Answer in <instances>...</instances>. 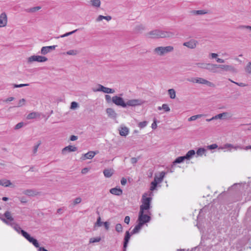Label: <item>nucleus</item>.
I'll return each mask as SVG.
<instances>
[{
    "instance_id": "obj_1",
    "label": "nucleus",
    "mask_w": 251,
    "mask_h": 251,
    "mask_svg": "<svg viewBox=\"0 0 251 251\" xmlns=\"http://www.w3.org/2000/svg\"><path fill=\"white\" fill-rule=\"evenodd\" d=\"M200 68L206 69L209 72L222 73L223 72H234V69L230 65L218 64H199Z\"/></svg>"
},
{
    "instance_id": "obj_5",
    "label": "nucleus",
    "mask_w": 251,
    "mask_h": 251,
    "mask_svg": "<svg viewBox=\"0 0 251 251\" xmlns=\"http://www.w3.org/2000/svg\"><path fill=\"white\" fill-rule=\"evenodd\" d=\"M48 60V59L43 56L41 55H32L26 58V61L27 63H31L33 61H36L40 63L45 62Z\"/></svg>"
},
{
    "instance_id": "obj_8",
    "label": "nucleus",
    "mask_w": 251,
    "mask_h": 251,
    "mask_svg": "<svg viewBox=\"0 0 251 251\" xmlns=\"http://www.w3.org/2000/svg\"><path fill=\"white\" fill-rule=\"evenodd\" d=\"M143 103V101L140 99H133L128 100L126 102V107L127 106H135L137 105H141Z\"/></svg>"
},
{
    "instance_id": "obj_41",
    "label": "nucleus",
    "mask_w": 251,
    "mask_h": 251,
    "mask_svg": "<svg viewBox=\"0 0 251 251\" xmlns=\"http://www.w3.org/2000/svg\"><path fill=\"white\" fill-rule=\"evenodd\" d=\"M37 115L36 112H31L28 114L26 117V119L28 120L32 119L36 117Z\"/></svg>"
},
{
    "instance_id": "obj_62",
    "label": "nucleus",
    "mask_w": 251,
    "mask_h": 251,
    "mask_svg": "<svg viewBox=\"0 0 251 251\" xmlns=\"http://www.w3.org/2000/svg\"><path fill=\"white\" fill-rule=\"evenodd\" d=\"M157 127L156 120L155 119H154L153 122L151 125V128L153 129H156Z\"/></svg>"
},
{
    "instance_id": "obj_49",
    "label": "nucleus",
    "mask_w": 251,
    "mask_h": 251,
    "mask_svg": "<svg viewBox=\"0 0 251 251\" xmlns=\"http://www.w3.org/2000/svg\"><path fill=\"white\" fill-rule=\"evenodd\" d=\"M147 124H148V122L147 121H143V122H140L138 124V126L140 128H144V127H145V126H147Z\"/></svg>"
},
{
    "instance_id": "obj_21",
    "label": "nucleus",
    "mask_w": 251,
    "mask_h": 251,
    "mask_svg": "<svg viewBox=\"0 0 251 251\" xmlns=\"http://www.w3.org/2000/svg\"><path fill=\"white\" fill-rule=\"evenodd\" d=\"M110 192L116 196H120L122 194L123 191L120 188H113L110 190Z\"/></svg>"
},
{
    "instance_id": "obj_55",
    "label": "nucleus",
    "mask_w": 251,
    "mask_h": 251,
    "mask_svg": "<svg viewBox=\"0 0 251 251\" xmlns=\"http://www.w3.org/2000/svg\"><path fill=\"white\" fill-rule=\"evenodd\" d=\"M82 200L81 198L80 197H77L75 198L74 201V204L76 205L77 204H79L81 202Z\"/></svg>"
},
{
    "instance_id": "obj_4",
    "label": "nucleus",
    "mask_w": 251,
    "mask_h": 251,
    "mask_svg": "<svg viewBox=\"0 0 251 251\" xmlns=\"http://www.w3.org/2000/svg\"><path fill=\"white\" fill-rule=\"evenodd\" d=\"M150 215L146 211L139 210L138 221L143 225L150 222L151 220Z\"/></svg>"
},
{
    "instance_id": "obj_51",
    "label": "nucleus",
    "mask_w": 251,
    "mask_h": 251,
    "mask_svg": "<svg viewBox=\"0 0 251 251\" xmlns=\"http://www.w3.org/2000/svg\"><path fill=\"white\" fill-rule=\"evenodd\" d=\"M25 99H21L18 103V105L17 106V107H21L25 104Z\"/></svg>"
},
{
    "instance_id": "obj_61",
    "label": "nucleus",
    "mask_w": 251,
    "mask_h": 251,
    "mask_svg": "<svg viewBox=\"0 0 251 251\" xmlns=\"http://www.w3.org/2000/svg\"><path fill=\"white\" fill-rule=\"evenodd\" d=\"M246 71L249 73H251V64H248L246 67Z\"/></svg>"
},
{
    "instance_id": "obj_18",
    "label": "nucleus",
    "mask_w": 251,
    "mask_h": 251,
    "mask_svg": "<svg viewBox=\"0 0 251 251\" xmlns=\"http://www.w3.org/2000/svg\"><path fill=\"white\" fill-rule=\"evenodd\" d=\"M165 172H161V173H160L159 176H158L157 175L155 176L153 180H156V182L157 183H161L163 181V178L165 177Z\"/></svg>"
},
{
    "instance_id": "obj_58",
    "label": "nucleus",
    "mask_w": 251,
    "mask_h": 251,
    "mask_svg": "<svg viewBox=\"0 0 251 251\" xmlns=\"http://www.w3.org/2000/svg\"><path fill=\"white\" fill-rule=\"evenodd\" d=\"M29 84H14V88H19L24 86H28Z\"/></svg>"
},
{
    "instance_id": "obj_35",
    "label": "nucleus",
    "mask_w": 251,
    "mask_h": 251,
    "mask_svg": "<svg viewBox=\"0 0 251 251\" xmlns=\"http://www.w3.org/2000/svg\"><path fill=\"white\" fill-rule=\"evenodd\" d=\"M168 93L171 99H174L176 98V91L174 89H169Z\"/></svg>"
},
{
    "instance_id": "obj_7",
    "label": "nucleus",
    "mask_w": 251,
    "mask_h": 251,
    "mask_svg": "<svg viewBox=\"0 0 251 251\" xmlns=\"http://www.w3.org/2000/svg\"><path fill=\"white\" fill-rule=\"evenodd\" d=\"M112 101L117 106H121L123 107H126V102L124 99L118 96H114L112 98Z\"/></svg>"
},
{
    "instance_id": "obj_28",
    "label": "nucleus",
    "mask_w": 251,
    "mask_h": 251,
    "mask_svg": "<svg viewBox=\"0 0 251 251\" xmlns=\"http://www.w3.org/2000/svg\"><path fill=\"white\" fill-rule=\"evenodd\" d=\"M111 19H112V17L110 16H102V15H99L98 17V18H97L96 21L100 22V21L102 20L103 19H105L106 21H109L111 20Z\"/></svg>"
},
{
    "instance_id": "obj_43",
    "label": "nucleus",
    "mask_w": 251,
    "mask_h": 251,
    "mask_svg": "<svg viewBox=\"0 0 251 251\" xmlns=\"http://www.w3.org/2000/svg\"><path fill=\"white\" fill-rule=\"evenodd\" d=\"M98 88L97 89H93L94 92H102L104 90V86L101 84L98 85Z\"/></svg>"
},
{
    "instance_id": "obj_25",
    "label": "nucleus",
    "mask_w": 251,
    "mask_h": 251,
    "mask_svg": "<svg viewBox=\"0 0 251 251\" xmlns=\"http://www.w3.org/2000/svg\"><path fill=\"white\" fill-rule=\"evenodd\" d=\"M218 54L215 53H211L209 54V57L210 58L216 59L217 62H218V63H224V60L222 59L218 58Z\"/></svg>"
},
{
    "instance_id": "obj_2",
    "label": "nucleus",
    "mask_w": 251,
    "mask_h": 251,
    "mask_svg": "<svg viewBox=\"0 0 251 251\" xmlns=\"http://www.w3.org/2000/svg\"><path fill=\"white\" fill-rule=\"evenodd\" d=\"M148 194L145 193L143 195L141 202L142 204L140 206V210L146 211L149 214H151L150 209L151 207V201L152 198L147 197Z\"/></svg>"
},
{
    "instance_id": "obj_19",
    "label": "nucleus",
    "mask_w": 251,
    "mask_h": 251,
    "mask_svg": "<svg viewBox=\"0 0 251 251\" xmlns=\"http://www.w3.org/2000/svg\"><path fill=\"white\" fill-rule=\"evenodd\" d=\"M106 111L108 116L111 118L115 119L117 117V114L113 109L108 108L106 109Z\"/></svg>"
},
{
    "instance_id": "obj_42",
    "label": "nucleus",
    "mask_w": 251,
    "mask_h": 251,
    "mask_svg": "<svg viewBox=\"0 0 251 251\" xmlns=\"http://www.w3.org/2000/svg\"><path fill=\"white\" fill-rule=\"evenodd\" d=\"M157 183L155 181H152L151 183V187H150V190L151 191H153L155 189H156V188L157 185Z\"/></svg>"
},
{
    "instance_id": "obj_46",
    "label": "nucleus",
    "mask_w": 251,
    "mask_h": 251,
    "mask_svg": "<svg viewBox=\"0 0 251 251\" xmlns=\"http://www.w3.org/2000/svg\"><path fill=\"white\" fill-rule=\"evenodd\" d=\"M41 8V6H36L31 7L27 10V11L28 12H35L36 11L40 10Z\"/></svg>"
},
{
    "instance_id": "obj_16",
    "label": "nucleus",
    "mask_w": 251,
    "mask_h": 251,
    "mask_svg": "<svg viewBox=\"0 0 251 251\" xmlns=\"http://www.w3.org/2000/svg\"><path fill=\"white\" fill-rule=\"evenodd\" d=\"M77 151V148L73 146L69 145L63 148L62 150V153L65 154L66 152L75 151Z\"/></svg>"
},
{
    "instance_id": "obj_36",
    "label": "nucleus",
    "mask_w": 251,
    "mask_h": 251,
    "mask_svg": "<svg viewBox=\"0 0 251 251\" xmlns=\"http://www.w3.org/2000/svg\"><path fill=\"white\" fill-rule=\"evenodd\" d=\"M77 29H75L73 31H72L71 32H67L63 35H60V36L58 37L57 38H64V37H67V36H68L69 35H71L74 33H75V32H76L77 31Z\"/></svg>"
},
{
    "instance_id": "obj_20",
    "label": "nucleus",
    "mask_w": 251,
    "mask_h": 251,
    "mask_svg": "<svg viewBox=\"0 0 251 251\" xmlns=\"http://www.w3.org/2000/svg\"><path fill=\"white\" fill-rule=\"evenodd\" d=\"M0 185H1L4 187H14V186L12 185L10 180L5 179L0 180Z\"/></svg>"
},
{
    "instance_id": "obj_54",
    "label": "nucleus",
    "mask_w": 251,
    "mask_h": 251,
    "mask_svg": "<svg viewBox=\"0 0 251 251\" xmlns=\"http://www.w3.org/2000/svg\"><path fill=\"white\" fill-rule=\"evenodd\" d=\"M41 141H39L38 142V143L34 147V149L33 150V153L34 154L36 153L37 150H38V148L39 146L41 145Z\"/></svg>"
},
{
    "instance_id": "obj_24",
    "label": "nucleus",
    "mask_w": 251,
    "mask_h": 251,
    "mask_svg": "<svg viewBox=\"0 0 251 251\" xmlns=\"http://www.w3.org/2000/svg\"><path fill=\"white\" fill-rule=\"evenodd\" d=\"M12 226H11L18 233H21L23 235L22 232L25 231V230L21 229L20 226L18 224H15L14 223H11Z\"/></svg>"
},
{
    "instance_id": "obj_27",
    "label": "nucleus",
    "mask_w": 251,
    "mask_h": 251,
    "mask_svg": "<svg viewBox=\"0 0 251 251\" xmlns=\"http://www.w3.org/2000/svg\"><path fill=\"white\" fill-rule=\"evenodd\" d=\"M191 13L193 15H203L207 13V12L205 10H192Z\"/></svg>"
},
{
    "instance_id": "obj_10",
    "label": "nucleus",
    "mask_w": 251,
    "mask_h": 251,
    "mask_svg": "<svg viewBox=\"0 0 251 251\" xmlns=\"http://www.w3.org/2000/svg\"><path fill=\"white\" fill-rule=\"evenodd\" d=\"M232 149H234L235 150H237V149H242V147L237 146H234L232 144H226L222 147H221L219 148L218 150H224V149H227L229 151H231Z\"/></svg>"
},
{
    "instance_id": "obj_37",
    "label": "nucleus",
    "mask_w": 251,
    "mask_h": 251,
    "mask_svg": "<svg viewBox=\"0 0 251 251\" xmlns=\"http://www.w3.org/2000/svg\"><path fill=\"white\" fill-rule=\"evenodd\" d=\"M103 92L107 94H113L115 92V91L113 89L104 87Z\"/></svg>"
},
{
    "instance_id": "obj_31",
    "label": "nucleus",
    "mask_w": 251,
    "mask_h": 251,
    "mask_svg": "<svg viewBox=\"0 0 251 251\" xmlns=\"http://www.w3.org/2000/svg\"><path fill=\"white\" fill-rule=\"evenodd\" d=\"M154 51L158 55H162L164 54L163 50H162V47H158L154 50Z\"/></svg>"
},
{
    "instance_id": "obj_3",
    "label": "nucleus",
    "mask_w": 251,
    "mask_h": 251,
    "mask_svg": "<svg viewBox=\"0 0 251 251\" xmlns=\"http://www.w3.org/2000/svg\"><path fill=\"white\" fill-rule=\"evenodd\" d=\"M149 35L152 38H169L174 36V33L171 32L165 31L160 30H154L149 32Z\"/></svg>"
},
{
    "instance_id": "obj_26",
    "label": "nucleus",
    "mask_w": 251,
    "mask_h": 251,
    "mask_svg": "<svg viewBox=\"0 0 251 251\" xmlns=\"http://www.w3.org/2000/svg\"><path fill=\"white\" fill-rule=\"evenodd\" d=\"M195 154V151L194 150H192L188 151L185 155L184 156L185 159H190Z\"/></svg>"
},
{
    "instance_id": "obj_45",
    "label": "nucleus",
    "mask_w": 251,
    "mask_h": 251,
    "mask_svg": "<svg viewBox=\"0 0 251 251\" xmlns=\"http://www.w3.org/2000/svg\"><path fill=\"white\" fill-rule=\"evenodd\" d=\"M101 240V238L100 237H98L96 238H91L89 240V243H94L96 242H99Z\"/></svg>"
},
{
    "instance_id": "obj_23",
    "label": "nucleus",
    "mask_w": 251,
    "mask_h": 251,
    "mask_svg": "<svg viewBox=\"0 0 251 251\" xmlns=\"http://www.w3.org/2000/svg\"><path fill=\"white\" fill-rule=\"evenodd\" d=\"M143 226V225H142V224L138 223V224L134 227V229L131 231V234L133 235L134 234L138 233L140 231Z\"/></svg>"
},
{
    "instance_id": "obj_22",
    "label": "nucleus",
    "mask_w": 251,
    "mask_h": 251,
    "mask_svg": "<svg viewBox=\"0 0 251 251\" xmlns=\"http://www.w3.org/2000/svg\"><path fill=\"white\" fill-rule=\"evenodd\" d=\"M4 216L5 217L7 221H8L10 223H12V222L14 221V218L12 217L11 213L9 211H6L4 214Z\"/></svg>"
},
{
    "instance_id": "obj_64",
    "label": "nucleus",
    "mask_w": 251,
    "mask_h": 251,
    "mask_svg": "<svg viewBox=\"0 0 251 251\" xmlns=\"http://www.w3.org/2000/svg\"><path fill=\"white\" fill-rule=\"evenodd\" d=\"M124 222L125 223L128 224L130 222V217L128 216H126L124 219Z\"/></svg>"
},
{
    "instance_id": "obj_14",
    "label": "nucleus",
    "mask_w": 251,
    "mask_h": 251,
    "mask_svg": "<svg viewBox=\"0 0 251 251\" xmlns=\"http://www.w3.org/2000/svg\"><path fill=\"white\" fill-rule=\"evenodd\" d=\"M98 151H90L87 153L83 154V156L80 158V159L82 160H85L86 159H92L95 155L98 153Z\"/></svg>"
},
{
    "instance_id": "obj_52",
    "label": "nucleus",
    "mask_w": 251,
    "mask_h": 251,
    "mask_svg": "<svg viewBox=\"0 0 251 251\" xmlns=\"http://www.w3.org/2000/svg\"><path fill=\"white\" fill-rule=\"evenodd\" d=\"M3 215L0 213V219H1V220L5 224L8 225H10V226H12V224L10 223L8 221H7L5 219V218H3L2 217Z\"/></svg>"
},
{
    "instance_id": "obj_47",
    "label": "nucleus",
    "mask_w": 251,
    "mask_h": 251,
    "mask_svg": "<svg viewBox=\"0 0 251 251\" xmlns=\"http://www.w3.org/2000/svg\"><path fill=\"white\" fill-rule=\"evenodd\" d=\"M144 29L145 27L142 25L136 26L135 27V31L137 32H140L141 31Z\"/></svg>"
},
{
    "instance_id": "obj_15",
    "label": "nucleus",
    "mask_w": 251,
    "mask_h": 251,
    "mask_svg": "<svg viewBox=\"0 0 251 251\" xmlns=\"http://www.w3.org/2000/svg\"><path fill=\"white\" fill-rule=\"evenodd\" d=\"M7 23V15L5 13H2L0 15V27L5 26Z\"/></svg>"
},
{
    "instance_id": "obj_17",
    "label": "nucleus",
    "mask_w": 251,
    "mask_h": 251,
    "mask_svg": "<svg viewBox=\"0 0 251 251\" xmlns=\"http://www.w3.org/2000/svg\"><path fill=\"white\" fill-rule=\"evenodd\" d=\"M131 235V233H129L128 231L126 232L123 245L124 248H127Z\"/></svg>"
},
{
    "instance_id": "obj_33",
    "label": "nucleus",
    "mask_w": 251,
    "mask_h": 251,
    "mask_svg": "<svg viewBox=\"0 0 251 251\" xmlns=\"http://www.w3.org/2000/svg\"><path fill=\"white\" fill-rule=\"evenodd\" d=\"M206 151V149L204 148H200L197 150L196 153L198 156H202L203 154H204Z\"/></svg>"
},
{
    "instance_id": "obj_63",
    "label": "nucleus",
    "mask_w": 251,
    "mask_h": 251,
    "mask_svg": "<svg viewBox=\"0 0 251 251\" xmlns=\"http://www.w3.org/2000/svg\"><path fill=\"white\" fill-rule=\"evenodd\" d=\"M138 161V159L136 157H132L131 158V163L133 164H136Z\"/></svg>"
},
{
    "instance_id": "obj_39",
    "label": "nucleus",
    "mask_w": 251,
    "mask_h": 251,
    "mask_svg": "<svg viewBox=\"0 0 251 251\" xmlns=\"http://www.w3.org/2000/svg\"><path fill=\"white\" fill-rule=\"evenodd\" d=\"M23 193L25 195H27L29 196H33L35 194L34 191L31 189H27V190L24 191Z\"/></svg>"
},
{
    "instance_id": "obj_40",
    "label": "nucleus",
    "mask_w": 251,
    "mask_h": 251,
    "mask_svg": "<svg viewBox=\"0 0 251 251\" xmlns=\"http://www.w3.org/2000/svg\"><path fill=\"white\" fill-rule=\"evenodd\" d=\"M185 158H184V156H179L177 157L173 162L174 164H176V163H180L182 162Z\"/></svg>"
},
{
    "instance_id": "obj_59",
    "label": "nucleus",
    "mask_w": 251,
    "mask_h": 251,
    "mask_svg": "<svg viewBox=\"0 0 251 251\" xmlns=\"http://www.w3.org/2000/svg\"><path fill=\"white\" fill-rule=\"evenodd\" d=\"M77 51L75 50H70L67 52V54L69 55H75L76 54Z\"/></svg>"
},
{
    "instance_id": "obj_50",
    "label": "nucleus",
    "mask_w": 251,
    "mask_h": 251,
    "mask_svg": "<svg viewBox=\"0 0 251 251\" xmlns=\"http://www.w3.org/2000/svg\"><path fill=\"white\" fill-rule=\"evenodd\" d=\"M103 224V223L101 222V218H100V217H99V218L97 219V221L96 223L95 224V226H101Z\"/></svg>"
},
{
    "instance_id": "obj_44",
    "label": "nucleus",
    "mask_w": 251,
    "mask_h": 251,
    "mask_svg": "<svg viewBox=\"0 0 251 251\" xmlns=\"http://www.w3.org/2000/svg\"><path fill=\"white\" fill-rule=\"evenodd\" d=\"M202 116V115H201V114H199V115L192 116L191 117H190L188 120L189 122L192 121H195L196 119L201 117Z\"/></svg>"
},
{
    "instance_id": "obj_57",
    "label": "nucleus",
    "mask_w": 251,
    "mask_h": 251,
    "mask_svg": "<svg viewBox=\"0 0 251 251\" xmlns=\"http://www.w3.org/2000/svg\"><path fill=\"white\" fill-rule=\"evenodd\" d=\"M218 148V145L216 144H213L207 146V149L209 150H213Z\"/></svg>"
},
{
    "instance_id": "obj_29",
    "label": "nucleus",
    "mask_w": 251,
    "mask_h": 251,
    "mask_svg": "<svg viewBox=\"0 0 251 251\" xmlns=\"http://www.w3.org/2000/svg\"><path fill=\"white\" fill-rule=\"evenodd\" d=\"M129 132L128 129L126 127H122L121 130H120V134L121 136H126Z\"/></svg>"
},
{
    "instance_id": "obj_13",
    "label": "nucleus",
    "mask_w": 251,
    "mask_h": 251,
    "mask_svg": "<svg viewBox=\"0 0 251 251\" xmlns=\"http://www.w3.org/2000/svg\"><path fill=\"white\" fill-rule=\"evenodd\" d=\"M56 47L57 45L43 47L41 49V53L45 55L51 50H55Z\"/></svg>"
},
{
    "instance_id": "obj_11",
    "label": "nucleus",
    "mask_w": 251,
    "mask_h": 251,
    "mask_svg": "<svg viewBox=\"0 0 251 251\" xmlns=\"http://www.w3.org/2000/svg\"><path fill=\"white\" fill-rule=\"evenodd\" d=\"M232 117V115L228 112H223L214 116V118L215 120L217 119H230Z\"/></svg>"
},
{
    "instance_id": "obj_30",
    "label": "nucleus",
    "mask_w": 251,
    "mask_h": 251,
    "mask_svg": "<svg viewBox=\"0 0 251 251\" xmlns=\"http://www.w3.org/2000/svg\"><path fill=\"white\" fill-rule=\"evenodd\" d=\"M162 50L164 54L171 52L174 50V48L172 46H169L167 47H162Z\"/></svg>"
},
{
    "instance_id": "obj_48",
    "label": "nucleus",
    "mask_w": 251,
    "mask_h": 251,
    "mask_svg": "<svg viewBox=\"0 0 251 251\" xmlns=\"http://www.w3.org/2000/svg\"><path fill=\"white\" fill-rule=\"evenodd\" d=\"M78 107V104L75 101L71 102L70 108L71 109H75Z\"/></svg>"
},
{
    "instance_id": "obj_12",
    "label": "nucleus",
    "mask_w": 251,
    "mask_h": 251,
    "mask_svg": "<svg viewBox=\"0 0 251 251\" xmlns=\"http://www.w3.org/2000/svg\"><path fill=\"white\" fill-rule=\"evenodd\" d=\"M198 44V42L197 41L194 40V39H191L188 42H184L183 44V45L184 46H186L188 47L189 49H195L197 45Z\"/></svg>"
},
{
    "instance_id": "obj_38",
    "label": "nucleus",
    "mask_w": 251,
    "mask_h": 251,
    "mask_svg": "<svg viewBox=\"0 0 251 251\" xmlns=\"http://www.w3.org/2000/svg\"><path fill=\"white\" fill-rule=\"evenodd\" d=\"M123 226L120 224H117L115 226V230L118 233H121L123 232Z\"/></svg>"
},
{
    "instance_id": "obj_34",
    "label": "nucleus",
    "mask_w": 251,
    "mask_h": 251,
    "mask_svg": "<svg viewBox=\"0 0 251 251\" xmlns=\"http://www.w3.org/2000/svg\"><path fill=\"white\" fill-rule=\"evenodd\" d=\"M91 3L93 6L99 7L100 5V0H91Z\"/></svg>"
},
{
    "instance_id": "obj_56",
    "label": "nucleus",
    "mask_w": 251,
    "mask_h": 251,
    "mask_svg": "<svg viewBox=\"0 0 251 251\" xmlns=\"http://www.w3.org/2000/svg\"><path fill=\"white\" fill-rule=\"evenodd\" d=\"M162 108L166 112H169L170 111V108L167 104H163L162 106Z\"/></svg>"
},
{
    "instance_id": "obj_32",
    "label": "nucleus",
    "mask_w": 251,
    "mask_h": 251,
    "mask_svg": "<svg viewBox=\"0 0 251 251\" xmlns=\"http://www.w3.org/2000/svg\"><path fill=\"white\" fill-rule=\"evenodd\" d=\"M103 174L105 177H109L112 175L113 172L111 169H105L103 171Z\"/></svg>"
},
{
    "instance_id": "obj_9",
    "label": "nucleus",
    "mask_w": 251,
    "mask_h": 251,
    "mask_svg": "<svg viewBox=\"0 0 251 251\" xmlns=\"http://www.w3.org/2000/svg\"><path fill=\"white\" fill-rule=\"evenodd\" d=\"M196 83L205 84L209 87H214L215 85L213 83L201 77H197V80H196Z\"/></svg>"
},
{
    "instance_id": "obj_53",
    "label": "nucleus",
    "mask_w": 251,
    "mask_h": 251,
    "mask_svg": "<svg viewBox=\"0 0 251 251\" xmlns=\"http://www.w3.org/2000/svg\"><path fill=\"white\" fill-rule=\"evenodd\" d=\"M24 124L23 122L19 123L15 126L14 129L15 130L19 129L22 128L24 126Z\"/></svg>"
},
{
    "instance_id": "obj_6",
    "label": "nucleus",
    "mask_w": 251,
    "mask_h": 251,
    "mask_svg": "<svg viewBox=\"0 0 251 251\" xmlns=\"http://www.w3.org/2000/svg\"><path fill=\"white\" fill-rule=\"evenodd\" d=\"M23 236H24L29 242L32 243L36 248L39 247V244L38 241L30 235L26 231H23Z\"/></svg>"
},
{
    "instance_id": "obj_60",
    "label": "nucleus",
    "mask_w": 251,
    "mask_h": 251,
    "mask_svg": "<svg viewBox=\"0 0 251 251\" xmlns=\"http://www.w3.org/2000/svg\"><path fill=\"white\" fill-rule=\"evenodd\" d=\"M105 99L107 102L109 103L112 100V98L110 95H106L105 96Z\"/></svg>"
}]
</instances>
